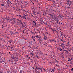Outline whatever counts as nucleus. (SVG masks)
Instances as JSON below:
<instances>
[{
    "label": "nucleus",
    "instance_id": "f257e3e1",
    "mask_svg": "<svg viewBox=\"0 0 73 73\" xmlns=\"http://www.w3.org/2000/svg\"><path fill=\"white\" fill-rule=\"evenodd\" d=\"M11 24H16V21L14 19H11Z\"/></svg>",
    "mask_w": 73,
    "mask_h": 73
},
{
    "label": "nucleus",
    "instance_id": "f03ea898",
    "mask_svg": "<svg viewBox=\"0 0 73 73\" xmlns=\"http://www.w3.org/2000/svg\"><path fill=\"white\" fill-rule=\"evenodd\" d=\"M35 67L36 69H37V70H39V69H40V72L42 73V68L38 67L37 66H36Z\"/></svg>",
    "mask_w": 73,
    "mask_h": 73
},
{
    "label": "nucleus",
    "instance_id": "7ed1b4c3",
    "mask_svg": "<svg viewBox=\"0 0 73 73\" xmlns=\"http://www.w3.org/2000/svg\"><path fill=\"white\" fill-rule=\"evenodd\" d=\"M54 20L55 21H56L57 22H59L60 20V19L57 18L56 17H54Z\"/></svg>",
    "mask_w": 73,
    "mask_h": 73
},
{
    "label": "nucleus",
    "instance_id": "20e7f679",
    "mask_svg": "<svg viewBox=\"0 0 73 73\" xmlns=\"http://www.w3.org/2000/svg\"><path fill=\"white\" fill-rule=\"evenodd\" d=\"M19 23L20 25L21 24L22 26H23V24H25V22H22L21 20L19 22Z\"/></svg>",
    "mask_w": 73,
    "mask_h": 73
},
{
    "label": "nucleus",
    "instance_id": "39448f33",
    "mask_svg": "<svg viewBox=\"0 0 73 73\" xmlns=\"http://www.w3.org/2000/svg\"><path fill=\"white\" fill-rule=\"evenodd\" d=\"M46 33L47 35H47V37L48 40L50 39V38L49 37L50 35L48 33Z\"/></svg>",
    "mask_w": 73,
    "mask_h": 73
},
{
    "label": "nucleus",
    "instance_id": "423d86ee",
    "mask_svg": "<svg viewBox=\"0 0 73 73\" xmlns=\"http://www.w3.org/2000/svg\"><path fill=\"white\" fill-rule=\"evenodd\" d=\"M47 36H46L45 35L44 36V40H47Z\"/></svg>",
    "mask_w": 73,
    "mask_h": 73
},
{
    "label": "nucleus",
    "instance_id": "0eeeda50",
    "mask_svg": "<svg viewBox=\"0 0 73 73\" xmlns=\"http://www.w3.org/2000/svg\"><path fill=\"white\" fill-rule=\"evenodd\" d=\"M30 55L32 56H34V54L33 53V51H32V52L30 53Z\"/></svg>",
    "mask_w": 73,
    "mask_h": 73
},
{
    "label": "nucleus",
    "instance_id": "6e6552de",
    "mask_svg": "<svg viewBox=\"0 0 73 73\" xmlns=\"http://www.w3.org/2000/svg\"><path fill=\"white\" fill-rule=\"evenodd\" d=\"M23 19H27V15H25L23 17Z\"/></svg>",
    "mask_w": 73,
    "mask_h": 73
},
{
    "label": "nucleus",
    "instance_id": "1a4fd4ad",
    "mask_svg": "<svg viewBox=\"0 0 73 73\" xmlns=\"http://www.w3.org/2000/svg\"><path fill=\"white\" fill-rule=\"evenodd\" d=\"M3 72H4V71L3 70H1L0 71V73H4Z\"/></svg>",
    "mask_w": 73,
    "mask_h": 73
},
{
    "label": "nucleus",
    "instance_id": "9d476101",
    "mask_svg": "<svg viewBox=\"0 0 73 73\" xmlns=\"http://www.w3.org/2000/svg\"><path fill=\"white\" fill-rule=\"evenodd\" d=\"M11 58H12V59H15V57L14 56H13L11 57Z\"/></svg>",
    "mask_w": 73,
    "mask_h": 73
},
{
    "label": "nucleus",
    "instance_id": "9b49d317",
    "mask_svg": "<svg viewBox=\"0 0 73 73\" xmlns=\"http://www.w3.org/2000/svg\"><path fill=\"white\" fill-rule=\"evenodd\" d=\"M70 44H69V43H67L66 44V46H70Z\"/></svg>",
    "mask_w": 73,
    "mask_h": 73
},
{
    "label": "nucleus",
    "instance_id": "f8f14e48",
    "mask_svg": "<svg viewBox=\"0 0 73 73\" xmlns=\"http://www.w3.org/2000/svg\"><path fill=\"white\" fill-rule=\"evenodd\" d=\"M61 16L59 15V16H58L57 17H58V19H61Z\"/></svg>",
    "mask_w": 73,
    "mask_h": 73
},
{
    "label": "nucleus",
    "instance_id": "ddd939ff",
    "mask_svg": "<svg viewBox=\"0 0 73 73\" xmlns=\"http://www.w3.org/2000/svg\"><path fill=\"white\" fill-rule=\"evenodd\" d=\"M9 0H6V2H7V4H8L9 3Z\"/></svg>",
    "mask_w": 73,
    "mask_h": 73
},
{
    "label": "nucleus",
    "instance_id": "4468645a",
    "mask_svg": "<svg viewBox=\"0 0 73 73\" xmlns=\"http://www.w3.org/2000/svg\"><path fill=\"white\" fill-rule=\"evenodd\" d=\"M19 17H21V18H23V16L21 15H20L19 16Z\"/></svg>",
    "mask_w": 73,
    "mask_h": 73
},
{
    "label": "nucleus",
    "instance_id": "2eb2a0df",
    "mask_svg": "<svg viewBox=\"0 0 73 73\" xmlns=\"http://www.w3.org/2000/svg\"><path fill=\"white\" fill-rule=\"evenodd\" d=\"M63 51H65L66 52H67V53H69V52H68V50H63Z\"/></svg>",
    "mask_w": 73,
    "mask_h": 73
},
{
    "label": "nucleus",
    "instance_id": "dca6fc26",
    "mask_svg": "<svg viewBox=\"0 0 73 73\" xmlns=\"http://www.w3.org/2000/svg\"><path fill=\"white\" fill-rule=\"evenodd\" d=\"M56 31L55 30V29H54L53 31V33H54V32H56Z\"/></svg>",
    "mask_w": 73,
    "mask_h": 73
},
{
    "label": "nucleus",
    "instance_id": "f3484780",
    "mask_svg": "<svg viewBox=\"0 0 73 73\" xmlns=\"http://www.w3.org/2000/svg\"><path fill=\"white\" fill-rule=\"evenodd\" d=\"M59 50H60V51L61 52V51H62V49L61 48H59Z\"/></svg>",
    "mask_w": 73,
    "mask_h": 73
},
{
    "label": "nucleus",
    "instance_id": "a211bd4d",
    "mask_svg": "<svg viewBox=\"0 0 73 73\" xmlns=\"http://www.w3.org/2000/svg\"><path fill=\"white\" fill-rule=\"evenodd\" d=\"M10 33H11V35H13V32H12V31H10Z\"/></svg>",
    "mask_w": 73,
    "mask_h": 73
},
{
    "label": "nucleus",
    "instance_id": "6ab92c4d",
    "mask_svg": "<svg viewBox=\"0 0 73 73\" xmlns=\"http://www.w3.org/2000/svg\"><path fill=\"white\" fill-rule=\"evenodd\" d=\"M1 5L2 7H3V6H4V4H2Z\"/></svg>",
    "mask_w": 73,
    "mask_h": 73
},
{
    "label": "nucleus",
    "instance_id": "aec40b11",
    "mask_svg": "<svg viewBox=\"0 0 73 73\" xmlns=\"http://www.w3.org/2000/svg\"><path fill=\"white\" fill-rule=\"evenodd\" d=\"M37 58H39V57H38L37 55H36L35 56Z\"/></svg>",
    "mask_w": 73,
    "mask_h": 73
},
{
    "label": "nucleus",
    "instance_id": "412c9836",
    "mask_svg": "<svg viewBox=\"0 0 73 73\" xmlns=\"http://www.w3.org/2000/svg\"><path fill=\"white\" fill-rule=\"evenodd\" d=\"M34 70H35V71H36L37 72V70L36 69V68H35V69H34Z\"/></svg>",
    "mask_w": 73,
    "mask_h": 73
},
{
    "label": "nucleus",
    "instance_id": "4be33fe9",
    "mask_svg": "<svg viewBox=\"0 0 73 73\" xmlns=\"http://www.w3.org/2000/svg\"><path fill=\"white\" fill-rule=\"evenodd\" d=\"M41 40H39L38 41H39L40 43H41Z\"/></svg>",
    "mask_w": 73,
    "mask_h": 73
},
{
    "label": "nucleus",
    "instance_id": "5701e85b",
    "mask_svg": "<svg viewBox=\"0 0 73 73\" xmlns=\"http://www.w3.org/2000/svg\"><path fill=\"white\" fill-rule=\"evenodd\" d=\"M40 71L39 70H38L37 71V72H38V73H41V71H40Z\"/></svg>",
    "mask_w": 73,
    "mask_h": 73
},
{
    "label": "nucleus",
    "instance_id": "b1692460",
    "mask_svg": "<svg viewBox=\"0 0 73 73\" xmlns=\"http://www.w3.org/2000/svg\"><path fill=\"white\" fill-rule=\"evenodd\" d=\"M32 38H35V36H32Z\"/></svg>",
    "mask_w": 73,
    "mask_h": 73
},
{
    "label": "nucleus",
    "instance_id": "393cba45",
    "mask_svg": "<svg viewBox=\"0 0 73 73\" xmlns=\"http://www.w3.org/2000/svg\"><path fill=\"white\" fill-rule=\"evenodd\" d=\"M23 50H25V49H24V47H22Z\"/></svg>",
    "mask_w": 73,
    "mask_h": 73
},
{
    "label": "nucleus",
    "instance_id": "a878e982",
    "mask_svg": "<svg viewBox=\"0 0 73 73\" xmlns=\"http://www.w3.org/2000/svg\"><path fill=\"white\" fill-rule=\"evenodd\" d=\"M69 60L70 61H71V60H73V58H71V59H70Z\"/></svg>",
    "mask_w": 73,
    "mask_h": 73
},
{
    "label": "nucleus",
    "instance_id": "bb28decb",
    "mask_svg": "<svg viewBox=\"0 0 73 73\" xmlns=\"http://www.w3.org/2000/svg\"><path fill=\"white\" fill-rule=\"evenodd\" d=\"M8 20L10 21H11V19H9Z\"/></svg>",
    "mask_w": 73,
    "mask_h": 73
},
{
    "label": "nucleus",
    "instance_id": "cd10ccee",
    "mask_svg": "<svg viewBox=\"0 0 73 73\" xmlns=\"http://www.w3.org/2000/svg\"><path fill=\"white\" fill-rule=\"evenodd\" d=\"M20 73H22V70H20Z\"/></svg>",
    "mask_w": 73,
    "mask_h": 73
},
{
    "label": "nucleus",
    "instance_id": "c85d7f7f",
    "mask_svg": "<svg viewBox=\"0 0 73 73\" xmlns=\"http://www.w3.org/2000/svg\"><path fill=\"white\" fill-rule=\"evenodd\" d=\"M17 20H18V21H19V22L21 21V20H19V19H17Z\"/></svg>",
    "mask_w": 73,
    "mask_h": 73
},
{
    "label": "nucleus",
    "instance_id": "c756f323",
    "mask_svg": "<svg viewBox=\"0 0 73 73\" xmlns=\"http://www.w3.org/2000/svg\"><path fill=\"white\" fill-rule=\"evenodd\" d=\"M60 36H64V35H63V34H61V35H60Z\"/></svg>",
    "mask_w": 73,
    "mask_h": 73
},
{
    "label": "nucleus",
    "instance_id": "7c9ffc66",
    "mask_svg": "<svg viewBox=\"0 0 73 73\" xmlns=\"http://www.w3.org/2000/svg\"><path fill=\"white\" fill-rule=\"evenodd\" d=\"M35 37H36V38H38V36H35Z\"/></svg>",
    "mask_w": 73,
    "mask_h": 73
},
{
    "label": "nucleus",
    "instance_id": "2f4dec72",
    "mask_svg": "<svg viewBox=\"0 0 73 73\" xmlns=\"http://www.w3.org/2000/svg\"><path fill=\"white\" fill-rule=\"evenodd\" d=\"M16 58V60H18V58H16V57H15V59Z\"/></svg>",
    "mask_w": 73,
    "mask_h": 73
},
{
    "label": "nucleus",
    "instance_id": "473e14b6",
    "mask_svg": "<svg viewBox=\"0 0 73 73\" xmlns=\"http://www.w3.org/2000/svg\"><path fill=\"white\" fill-rule=\"evenodd\" d=\"M35 26H36V27H37V26L36 25H37V24L36 23H35Z\"/></svg>",
    "mask_w": 73,
    "mask_h": 73
},
{
    "label": "nucleus",
    "instance_id": "72a5a7b5",
    "mask_svg": "<svg viewBox=\"0 0 73 73\" xmlns=\"http://www.w3.org/2000/svg\"><path fill=\"white\" fill-rule=\"evenodd\" d=\"M61 54H62V56H63V55H64V54L62 53H61Z\"/></svg>",
    "mask_w": 73,
    "mask_h": 73
},
{
    "label": "nucleus",
    "instance_id": "f704fd0d",
    "mask_svg": "<svg viewBox=\"0 0 73 73\" xmlns=\"http://www.w3.org/2000/svg\"><path fill=\"white\" fill-rule=\"evenodd\" d=\"M65 51L64 52H65V53H66V54H67V52H66L65 51Z\"/></svg>",
    "mask_w": 73,
    "mask_h": 73
},
{
    "label": "nucleus",
    "instance_id": "c9c22d12",
    "mask_svg": "<svg viewBox=\"0 0 73 73\" xmlns=\"http://www.w3.org/2000/svg\"><path fill=\"white\" fill-rule=\"evenodd\" d=\"M52 11H53V12H55V10H52Z\"/></svg>",
    "mask_w": 73,
    "mask_h": 73
},
{
    "label": "nucleus",
    "instance_id": "e433bc0d",
    "mask_svg": "<svg viewBox=\"0 0 73 73\" xmlns=\"http://www.w3.org/2000/svg\"><path fill=\"white\" fill-rule=\"evenodd\" d=\"M67 1L68 3H69V1Z\"/></svg>",
    "mask_w": 73,
    "mask_h": 73
},
{
    "label": "nucleus",
    "instance_id": "4c0bfd02",
    "mask_svg": "<svg viewBox=\"0 0 73 73\" xmlns=\"http://www.w3.org/2000/svg\"><path fill=\"white\" fill-rule=\"evenodd\" d=\"M62 33H62V32H60V34H61V35L62 34Z\"/></svg>",
    "mask_w": 73,
    "mask_h": 73
},
{
    "label": "nucleus",
    "instance_id": "58836bf2",
    "mask_svg": "<svg viewBox=\"0 0 73 73\" xmlns=\"http://www.w3.org/2000/svg\"><path fill=\"white\" fill-rule=\"evenodd\" d=\"M62 42L64 44H65V41H63Z\"/></svg>",
    "mask_w": 73,
    "mask_h": 73
},
{
    "label": "nucleus",
    "instance_id": "ea45409f",
    "mask_svg": "<svg viewBox=\"0 0 73 73\" xmlns=\"http://www.w3.org/2000/svg\"><path fill=\"white\" fill-rule=\"evenodd\" d=\"M52 72H54V70L53 69H52Z\"/></svg>",
    "mask_w": 73,
    "mask_h": 73
},
{
    "label": "nucleus",
    "instance_id": "a19ab883",
    "mask_svg": "<svg viewBox=\"0 0 73 73\" xmlns=\"http://www.w3.org/2000/svg\"><path fill=\"white\" fill-rule=\"evenodd\" d=\"M56 66H58V65H57V64H55Z\"/></svg>",
    "mask_w": 73,
    "mask_h": 73
},
{
    "label": "nucleus",
    "instance_id": "79ce46f5",
    "mask_svg": "<svg viewBox=\"0 0 73 73\" xmlns=\"http://www.w3.org/2000/svg\"><path fill=\"white\" fill-rule=\"evenodd\" d=\"M28 46H29H29H30V44H29L28 45Z\"/></svg>",
    "mask_w": 73,
    "mask_h": 73
},
{
    "label": "nucleus",
    "instance_id": "37998d69",
    "mask_svg": "<svg viewBox=\"0 0 73 73\" xmlns=\"http://www.w3.org/2000/svg\"><path fill=\"white\" fill-rule=\"evenodd\" d=\"M70 64H71V65H72V64H73V63L70 62Z\"/></svg>",
    "mask_w": 73,
    "mask_h": 73
},
{
    "label": "nucleus",
    "instance_id": "c03bdc74",
    "mask_svg": "<svg viewBox=\"0 0 73 73\" xmlns=\"http://www.w3.org/2000/svg\"><path fill=\"white\" fill-rule=\"evenodd\" d=\"M55 60L56 62H57H57H58V61H57V60L56 59H55Z\"/></svg>",
    "mask_w": 73,
    "mask_h": 73
},
{
    "label": "nucleus",
    "instance_id": "a18cd8bd",
    "mask_svg": "<svg viewBox=\"0 0 73 73\" xmlns=\"http://www.w3.org/2000/svg\"><path fill=\"white\" fill-rule=\"evenodd\" d=\"M33 22L34 23H35V21H33Z\"/></svg>",
    "mask_w": 73,
    "mask_h": 73
},
{
    "label": "nucleus",
    "instance_id": "49530a36",
    "mask_svg": "<svg viewBox=\"0 0 73 73\" xmlns=\"http://www.w3.org/2000/svg\"><path fill=\"white\" fill-rule=\"evenodd\" d=\"M71 70H72V71H73V68H72V69H71Z\"/></svg>",
    "mask_w": 73,
    "mask_h": 73
},
{
    "label": "nucleus",
    "instance_id": "de8ad7c7",
    "mask_svg": "<svg viewBox=\"0 0 73 73\" xmlns=\"http://www.w3.org/2000/svg\"><path fill=\"white\" fill-rule=\"evenodd\" d=\"M70 19H73V18H70Z\"/></svg>",
    "mask_w": 73,
    "mask_h": 73
},
{
    "label": "nucleus",
    "instance_id": "09e8293b",
    "mask_svg": "<svg viewBox=\"0 0 73 73\" xmlns=\"http://www.w3.org/2000/svg\"><path fill=\"white\" fill-rule=\"evenodd\" d=\"M62 45H63V46H64V44L63 43H62Z\"/></svg>",
    "mask_w": 73,
    "mask_h": 73
},
{
    "label": "nucleus",
    "instance_id": "8fccbe9b",
    "mask_svg": "<svg viewBox=\"0 0 73 73\" xmlns=\"http://www.w3.org/2000/svg\"><path fill=\"white\" fill-rule=\"evenodd\" d=\"M33 40H34V41H35V39H34V38H33Z\"/></svg>",
    "mask_w": 73,
    "mask_h": 73
},
{
    "label": "nucleus",
    "instance_id": "3c124183",
    "mask_svg": "<svg viewBox=\"0 0 73 73\" xmlns=\"http://www.w3.org/2000/svg\"><path fill=\"white\" fill-rule=\"evenodd\" d=\"M67 8H70V7H67Z\"/></svg>",
    "mask_w": 73,
    "mask_h": 73
},
{
    "label": "nucleus",
    "instance_id": "603ef678",
    "mask_svg": "<svg viewBox=\"0 0 73 73\" xmlns=\"http://www.w3.org/2000/svg\"><path fill=\"white\" fill-rule=\"evenodd\" d=\"M8 48H10L11 46H8Z\"/></svg>",
    "mask_w": 73,
    "mask_h": 73
},
{
    "label": "nucleus",
    "instance_id": "864d4df0",
    "mask_svg": "<svg viewBox=\"0 0 73 73\" xmlns=\"http://www.w3.org/2000/svg\"><path fill=\"white\" fill-rule=\"evenodd\" d=\"M33 27H35V25H33Z\"/></svg>",
    "mask_w": 73,
    "mask_h": 73
},
{
    "label": "nucleus",
    "instance_id": "5fc2aeb1",
    "mask_svg": "<svg viewBox=\"0 0 73 73\" xmlns=\"http://www.w3.org/2000/svg\"><path fill=\"white\" fill-rule=\"evenodd\" d=\"M9 4H11V3L9 1Z\"/></svg>",
    "mask_w": 73,
    "mask_h": 73
},
{
    "label": "nucleus",
    "instance_id": "6e6d98bb",
    "mask_svg": "<svg viewBox=\"0 0 73 73\" xmlns=\"http://www.w3.org/2000/svg\"><path fill=\"white\" fill-rule=\"evenodd\" d=\"M60 40H60L61 41H63V40H62L61 39Z\"/></svg>",
    "mask_w": 73,
    "mask_h": 73
},
{
    "label": "nucleus",
    "instance_id": "4d7b16f0",
    "mask_svg": "<svg viewBox=\"0 0 73 73\" xmlns=\"http://www.w3.org/2000/svg\"><path fill=\"white\" fill-rule=\"evenodd\" d=\"M33 12L34 13H36V12L35 11H33Z\"/></svg>",
    "mask_w": 73,
    "mask_h": 73
},
{
    "label": "nucleus",
    "instance_id": "13d9d810",
    "mask_svg": "<svg viewBox=\"0 0 73 73\" xmlns=\"http://www.w3.org/2000/svg\"><path fill=\"white\" fill-rule=\"evenodd\" d=\"M24 3H27V1L24 2V1H23Z\"/></svg>",
    "mask_w": 73,
    "mask_h": 73
},
{
    "label": "nucleus",
    "instance_id": "bf43d9fd",
    "mask_svg": "<svg viewBox=\"0 0 73 73\" xmlns=\"http://www.w3.org/2000/svg\"><path fill=\"white\" fill-rule=\"evenodd\" d=\"M11 61V60H9V61Z\"/></svg>",
    "mask_w": 73,
    "mask_h": 73
},
{
    "label": "nucleus",
    "instance_id": "052dcab7",
    "mask_svg": "<svg viewBox=\"0 0 73 73\" xmlns=\"http://www.w3.org/2000/svg\"><path fill=\"white\" fill-rule=\"evenodd\" d=\"M21 3L22 4H23V2H21Z\"/></svg>",
    "mask_w": 73,
    "mask_h": 73
},
{
    "label": "nucleus",
    "instance_id": "680f3d73",
    "mask_svg": "<svg viewBox=\"0 0 73 73\" xmlns=\"http://www.w3.org/2000/svg\"><path fill=\"white\" fill-rule=\"evenodd\" d=\"M11 41H9V42H10V43H11Z\"/></svg>",
    "mask_w": 73,
    "mask_h": 73
},
{
    "label": "nucleus",
    "instance_id": "e2e57ef3",
    "mask_svg": "<svg viewBox=\"0 0 73 73\" xmlns=\"http://www.w3.org/2000/svg\"><path fill=\"white\" fill-rule=\"evenodd\" d=\"M63 58L64 59V57H63Z\"/></svg>",
    "mask_w": 73,
    "mask_h": 73
},
{
    "label": "nucleus",
    "instance_id": "0e129e2a",
    "mask_svg": "<svg viewBox=\"0 0 73 73\" xmlns=\"http://www.w3.org/2000/svg\"><path fill=\"white\" fill-rule=\"evenodd\" d=\"M35 64H37V63H36V62H35Z\"/></svg>",
    "mask_w": 73,
    "mask_h": 73
},
{
    "label": "nucleus",
    "instance_id": "69168bd1",
    "mask_svg": "<svg viewBox=\"0 0 73 73\" xmlns=\"http://www.w3.org/2000/svg\"><path fill=\"white\" fill-rule=\"evenodd\" d=\"M44 44V45H46V44Z\"/></svg>",
    "mask_w": 73,
    "mask_h": 73
},
{
    "label": "nucleus",
    "instance_id": "338daca9",
    "mask_svg": "<svg viewBox=\"0 0 73 73\" xmlns=\"http://www.w3.org/2000/svg\"><path fill=\"white\" fill-rule=\"evenodd\" d=\"M3 40V39H2V38L1 39V40Z\"/></svg>",
    "mask_w": 73,
    "mask_h": 73
},
{
    "label": "nucleus",
    "instance_id": "774afa93",
    "mask_svg": "<svg viewBox=\"0 0 73 73\" xmlns=\"http://www.w3.org/2000/svg\"><path fill=\"white\" fill-rule=\"evenodd\" d=\"M35 73H38V72H36Z\"/></svg>",
    "mask_w": 73,
    "mask_h": 73
}]
</instances>
